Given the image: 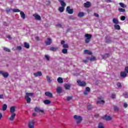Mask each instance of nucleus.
<instances>
[{"mask_svg":"<svg viewBox=\"0 0 128 128\" xmlns=\"http://www.w3.org/2000/svg\"><path fill=\"white\" fill-rule=\"evenodd\" d=\"M16 112V106H12L10 108V112L11 113L10 116L8 118V120L10 122H12L14 118H16V114L14 112Z\"/></svg>","mask_w":128,"mask_h":128,"instance_id":"1","label":"nucleus"},{"mask_svg":"<svg viewBox=\"0 0 128 128\" xmlns=\"http://www.w3.org/2000/svg\"><path fill=\"white\" fill-rule=\"evenodd\" d=\"M60 2L62 6L58 8V10L60 12H64V6H66V2H64V0H58Z\"/></svg>","mask_w":128,"mask_h":128,"instance_id":"2","label":"nucleus"},{"mask_svg":"<svg viewBox=\"0 0 128 128\" xmlns=\"http://www.w3.org/2000/svg\"><path fill=\"white\" fill-rule=\"evenodd\" d=\"M74 118L77 124H80L82 122V117L78 115H74Z\"/></svg>","mask_w":128,"mask_h":128,"instance_id":"3","label":"nucleus"},{"mask_svg":"<svg viewBox=\"0 0 128 128\" xmlns=\"http://www.w3.org/2000/svg\"><path fill=\"white\" fill-rule=\"evenodd\" d=\"M84 36L85 38V42L86 44H88L90 42V40H92V36L90 34H85Z\"/></svg>","mask_w":128,"mask_h":128,"instance_id":"4","label":"nucleus"},{"mask_svg":"<svg viewBox=\"0 0 128 128\" xmlns=\"http://www.w3.org/2000/svg\"><path fill=\"white\" fill-rule=\"evenodd\" d=\"M36 124V121L34 120H32L29 122L28 124V127L29 128H34V124Z\"/></svg>","mask_w":128,"mask_h":128,"instance_id":"5","label":"nucleus"},{"mask_svg":"<svg viewBox=\"0 0 128 128\" xmlns=\"http://www.w3.org/2000/svg\"><path fill=\"white\" fill-rule=\"evenodd\" d=\"M77 83L80 86H86V82L84 81H80V80H77Z\"/></svg>","mask_w":128,"mask_h":128,"instance_id":"6","label":"nucleus"},{"mask_svg":"<svg viewBox=\"0 0 128 128\" xmlns=\"http://www.w3.org/2000/svg\"><path fill=\"white\" fill-rule=\"evenodd\" d=\"M66 12H68L69 14H74V10L70 9V6H67Z\"/></svg>","mask_w":128,"mask_h":128,"instance_id":"7","label":"nucleus"},{"mask_svg":"<svg viewBox=\"0 0 128 128\" xmlns=\"http://www.w3.org/2000/svg\"><path fill=\"white\" fill-rule=\"evenodd\" d=\"M0 74H2L5 78H6L8 76V72H4L2 70L0 71Z\"/></svg>","mask_w":128,"mask_h":128,"instance_id":"8","label":"nucleus"},{"mask_svg":"<svg viewBox=\"0 0 128 128\" xmlns=\"http://www.w3.org/2000/svg\"><path fill=\"white\" fill-rule=\"evenodd\" d=\"M90 92V87H86L85 90L84 92V94L88 96Z\"/></svg>","mask_w":128,"mask_h":128,"instance_id":"9","label":"nucleus"},{"mask_svg":"<svg viewBox=\"0 0 128 128\" xmlns=\"http://www.w3.org/2000/svg\"><path fill=\"white\" fill-rule=\"evenodd\" d=\"M120 76L121 78H126L128 76V74L126 71L121 72H120Z\"/></svg>","mask_w":128,"mask_h":128,"instance_id":"10","label":"nucleus"},{"mask_svg":"<svg viewBox=\"0 0 128 128\" xmlns=\"http://www.w3.org/2000/svg\"><path fill=\"white\" fill-rule=\"evenodd\" d=\"M52 42V41L50 38H47V40L45 42V44L46 46H50Z\"/></svg>","mask_w":128,"mask_h":128,"instance_id":"11","label":"nucleus"},{"mask_svg":"<svg viewBox=\"0 0 128 128\" xmlns=\"http://www.w3.org/2000/svg\"><path fill=\"white\" fill-rule=\"evenodd\" d=\"M34 76L36 78L38 76H42V72L38 71L37 72L34 73Z\"/></svg>","mask_w":128,"mask_h":128,"instance_id":"12","label":"nucleus"},{"mask_svg":"<svg viewBox=\"0 0 128 128\" xmlns=\"http://www.w3.org/2000/svg\"><path fill=\"white\" fill-rule=\"evenodd\" d=\"M44 94L46 96H48V98H52V93L50 92H45Z\"/></svg>","mask_w":128,"mask_h":128,"instance_id":"13","label":"nucleus"},{"mask_svg":"<svg viewBox=\"0 0 128 128\" xmlns=\"http://www.w3.org/2000/svg\"><path fill=\"white\" fill-rule=\"evenodd\" d=\"M103 120H112V117H110V116H106L105 115L103 118H102Z\"/></svg>","mask_w":128,"mask_h":128,"instance_id":"14","label":"nucleus"},{"mask_svg":"<svg viewBox=\"0 0 128 128\" xmlns=\"http://www.w3.org/2000/svg\"><path fill=\"white\" fill-rule=\"evenodd\" d=\"M34 110L36 112H42V114H44V110H40V108L38 107L35 108Z\"/></svg>","mask_w":128,"mask_h":128,"instance_id":"15","label":"nucleus"},{"mask_svg":"<svg viewBox=\"0 0 128 128\" xmlns=\"http://www.w3.org/2000/svg\"><path fill=\"white\" fill-rule=\"evenodd\" d=\"M84 8H90V2H87L86 3L84 4Z\"/></svg>","mask_w":128,"mask_h":128,"instance_id":"16","label":"nucleus"},{"mask_svg":"<svg viewBox=\"0 0 128 128\" xmlns=\"http://www.w3.org/2000/svg\"><path fill=\"white\" fill-rule=\"evenodd\" d=\"M56 90L57 94H62V88L61 86H58L57 87Z\"/></svg>","mask_w":128,"mask_h":128,"instance_id":"17","label":"nucleus"},{"mask_svg":"<svg viewBox=\"0 0 128 128\" xmlns=\"http://www.w3.org/2000/svg\"><path fill=\"white\" fill-rule=\"evenodd\" d=\"M34 16L35 18V20H42V17L38 14H34Z\"/></svg>","mask_w":128,"mask_h":128,"instance_id":"18","label":"nucleus"},{"mask_svg":"<svg viewBox=\"0 0 128 128\" xmlns=\"http://www.w3.org/2000/svg\"><path fill=\"white\" fill-rule=\"evenodd\" d=\"M24 98L26 100L27 104H30V102H32V98H30L25 96Z\"/></svg>","mask_w":128,"mask_h":128,"instance_id":"19","label":"nucleus"},{"mask_svg":"<svg viewBox=\"0 0 128 128\" xmlns=\"http://www.w3.org/2000/svg\"><path fill=\"white\" fill-rule=\"evenodd\" d=\"M84 54H90V55L92 54V52H90V50H84Z\"/></svg>","mask_w":128,"mask_h":128,"instance_id":"20","label":"nucleus"},{"mask_svg":"<svg viewBox=\"0 0 128 128\" xmlns=\"http://www.w3.org/2000/svg\"><path fill=\"white\" fill-rule=\"evenodd\" d=\"M58 50V47H51L50 48V50H51L52 52H56Z\"/></svg>","mask_w":128,"mask_h":128,"instance_id":"21","label":"nucleus"},{"mask_svg":"<svg viewBox=\"0 0 128 128\" xmlns=\"http://www.w3.org/2000/svg\"><path fill=\"white\" fill-rule=\"evenodd\" d=\"M112 22L115 24H120V22H118V20L117 18H114L112 20Z\"/></svg>","mask_w":128,"mask_h":128,"instance_id":"22","label":"nucleus"},{"mask_svg":"<svg viewBox=\"0 0 128 128\" xmlns=\"http://www.w3.org/2000/svg\"><path fill=\"white\" fill-rule=\"evenodd\" d=\"M57 81L58 82V84H62L64 82V80L60 77L58 78Z\"/></svg>","mask_w":128,"mask_h":128,"instance_id":"23","label":"nucleus"},{"mask_svg":"<svg viewBox=\"0 0 128 128\" xmlns=\"http://www.w3.org/2000/svg\"><path fill=\"white\" fill-rule=\"evenodd\" d=\"M114 29L116 30H120V25H118V24H114Z\"/></svg>","mask_w":128,"mask_h":128,"instance_id":"24","label":"nucleus"},{"mask_svg":"<svg viewBox=\"0 0 128 128\" xmlns=\"http://www.w3.org/2000/svg\"><path fill=\"white\" fill-rule=\"evenodd\" d=\"M20 16L23 20H24L26 18V14H24V12H20Z\"/></svg>","mask_w":128,"mask_h":128,"instance_id":"25","label":"nucleus"},{"mask_svg":"<svg viewBox=\"0 0 128 128\" xmlns=\"http://www.w3.org/2000/svg\"><path fill=\"white\" fill-rule=\"evenodd\" d=\"M71 85L70 84H65L64 85V88H65L66 90H70V88Z\"/></svg>","mask_w":128,"mask_h":128,"instance_id":"26","label":"nucleus"},{"mask_svg":"<svg viewBox=\"0 0 128 128\" xmlns=\"http://www.w3.org/2000/svg\"><path fill=\"white\" fill-rule=\"evenodd\" d=\"M78 18H82V16H84V12H80L78 14Z\"/></svg>","mask_w":128,"mask_h":128,"instance_id":"27","label":"nucleus"},{"mask_svg":"<svg viewBox=\"0 0 128 128\" xmlns=\"http://www.w3.org/2000/svg\"><path fill=\"white\" fill-rule=\"evenodd\" d=\"M34 96V93L27 92V93H26V95L25 96H28V98H30V96Z\"/></svg>","mask_w":128,"mask_h":128,"instance_id":"28","label":"nucleus"},{"mask_svg":"<svg viewBox=\"0 0 128 128\" xmlns=\"http://www.w3.org/2000/svg\"><path fill=\"white\" fill-rule=\"evenodd\" d=\"M102 58H108V56H110V54H104V55H102Z\"/></svg>","mask_w":128,"mask_h":128,"instance_id":"29","label":"nucleus"},{"mask_svg":"<svg viewBox=\"0 0 128 128\" xmlns=\"http://www.w3.org/2000/svg\"><path fill=\"white\" fill-rule=\"evenodd\" d=\"M24 48H30V44L26 42H24Z\"/></svg>","mask_w":128,"mask_h":128,"instance_id":"30","label":"nucleus"},{"mask_svg":"<svg viewBox=\"0 0 128 128\" xmlns=\"http://www.w3.org/2000/svg\"><path fill=\"white\" fill-rule=\"evenodd\" d=\"M6 108H8V105L4 104L2 107V110H6Z\"/></svg>","mask_w":128,"mask_h":128,"instance_id":"31","label":"nucleus"},{"mask_svg":"<svg viewBox=\"0 0 128 128\" xmlns=\"http://www.w3.org/2000/svg\"><path fill=\"white\" fill-rule=\"evenodd\" d=\"M119 4L121 6V8H126V5L124 4L122 2L119 3Z\"/></svg>","mask_w":128,"mask_h":128,"instance_id":"32","label":"nucleus"},{"mask_svg":"<svg viewBox=\"0 0 128 128\" xmlns=\"http://www.w3.org/2000/svg\"><path fill=\"white\" fill-rule=\"evenodd\" d=\"M44 103L45 104H50V100H44Z\"/></svg>","mask_w":128,"mask_h":128,"instance_id":"33","label":"nucleus"},{"mask_svg":"<svg viewBox=\"0 0 128 128\" xmlns=\"http://www.w3.org/2000/svg\"><path fill=\"white\" fill-rule=\"evenodd\" d=\"M98 128H104V124H102V123L100 122L98 124Z\"/></svg>","mask_w":128,"mask_h":128,"instance_id":"34","label":"nucleus"},{"mask_svg":"<svg viewBox=\"0 0 128 128\" xmlns=\"http://www.w3.org/2000/svg\"><path fill=\"white\" fill-rule=\"evenodd\" d=\"M118 10L120 12H126V9H124L122 8H119L118 9Z\"/></svg>","mask_w":128,"mask_h":128,"instance_id":"35","label":"nucleus"},{"mask_svg":"<svg viewBox=\"0 0 128 128\" xmlns=\"http://www.w3.org/2000/svg\"><path fill=\"white\" fill-rule=\"evenodd\" d=\"M4 52H10V50L8 49V48H6V47L4 48Z\"/></svg>","mask_w":128,"mask_h":128,"instance_id":"36","label":"nucleus"},{"mask_svg":"<svg viewBox=\"0 0 128 128\" xmlns=\"http://www.w3.org/2000/svg\"><path fill=\"white\" fill-rule=\"evenodd\" d=\"M104 102H104V100H98L96 102V104H104Z\"/></svg>","mask_w":128,"mask_h":128,"instance_id":"37","label":"nucleus"},{"mask_svg":"<svg viewBox=\"0 0 128 128\" xmlns=\"http://www.w3.org/2000/svg\"><path fill=\"white\" fill-rule=\"evenodd\" d=\"M62 54H68V49H66V48L62 49Z\"/></svg>","mask_w":128,"mask_h":128,"instance_id":"38","label":"nucleus"},{"mask_svg":"<svg viewBox=\"0 0 128 128\" xmlns=\"http://www.w3.org/2000/svg\"><path fill=\"white\" fill-rule=\"evenodd\" d=\"M114 110L115 112H118V110H120V108H118V106H114Z\"/></svg>","mask_w":128,"mask_h":128,"instance_id":"39","label":"nucleus"},{"mask_svg":"<svg viewBox=\"0 0 128 128\" xmlns=\"http://www.w3.org/2000/svg\"><path fill=\"white\" fill-rule=\"evenodd\" d=\"M62 48H68V44H64L62 46Z\"/></svg>","mask_w":128,"mask_h":128,"instance_id":"40","label":"nucleus"},{"mask_svg":"<svg viewBox=\"0 0 128 128\" xmlns=\"http://www.w3.org/2000/svg\"><path fill=\"white\" fill-rule=\"evenodd\" d=\"M46 80H47L48 82H52V80H50V78L48 76H46Z\"/></svg>","mask_w":128,"mask_h":128,"instance_id":"41","label":"nucleus"},{"mask_svg":"<svg viewBox=\"0 0 128 128\" xmlns=\"http://www.w3.org/2000/svg\"><path fill=\"white\" fill-rule=\"evenodd\" d=\"M12 11L14 12H20L18 9H13Z\"/></svg>","mask_w":128,"mask_h":128,"instance_id":"42","label":"nucleus"},{"mask_svg":"<svg viewBox=\"0 0 128 128\" xmlns=\"http://www.w3.org/2000/svg\"><path fill=\"white\" fill-rule=\"evenodd\" d=\"M96 60V57L93 56L90 59V62H94V60Z\"/></svg>","mask_w":128,"mask_h":128,"instance_id":"43","label":"nucleus"},{"mask_svg":"<svg viewBox=\"0 0 128 128\" xmlns=\"http://www.w3.org/2000/svg\"><path fill=\"white\" fill-rule=\"evenodd\" d=\"M106 44H111L112 43V40H110V39H108L106 41Z\"/></svg>","mask_w":128,"mask_h":128,"instance_id":"44","label":"nucleus"},{"mask_svg":"<svg viewBox=\"0 0 128 128\" xmlns=\"http://www.w3.org/2000/svg\"><path fill=\"white\" fill-rule=\"evenodd\" d=\"M116 86H117L118 88H122V84L120 82H118L116 84Z\"/></svg>","mask_w":128,"mask_h":128,"instance_id":"45","label":"nucleus"},{"mask_svg":"<svg viewBox=\"0 0 128 128\" xmlns=\"http://www.w3.org/2000/svg\"><path fill=\"white\" fill-rule=\"evenodd\" d=\"M66 100L68 102H70V100H72V96H68Z\"/></svg>","mask_w":128,"mask_h":128,"instance_id":"46","label":"nucleus"},{"mask_svg":"<svg viewBox=\"0 0 128 128\" xmlns=\"http://www.w3.org/2000/svg\"><path fill=\"white\" fill-rule=\"evenodd\" d=\"M45 58H46V60L48 62L50 60V56L48 55H45Z\"/></svg>","mask_w":128,"mask_h":128,"instance_id":"47","label":"nucleus"},{"mask_svg":"<svg viewBox=\"0 0 128 128\" xmlns=\"http://www.w3.org/2000/svg\"><path fill=\"white\" fill-rule=\"evenodd\" d=\"M121 20H126V16H121Z\"/></svg>","mask_w":128,"mask_h":128,"instance_id":"48","label":"nucleus"},{"mask_svg":"<svg viewBox=\"0 0 128 128\" xmlns=\"http://www.w3.org/2000/svg\"><path fill=\"white\" fill-rule=\"evenodd\" d=\"M111 98H116V94H112Z\"/></svg>","mask_w":128,"mask_h":128,"instance_id":"49","label":"nucleus"},{"mask_svg":"<svg viewBox=\"0 0 128 128\" xmlns=\"http://www.w3.org/2000/svg\"><path fill=\"white\" fill-rule=\"evenodd\" d=\"M123 96H124V97L125 98H128V94H124Z\"/></svg>","mask_w":128,"mask_h":128,"instance_id":"50","label":"nucleus"},{"mask_svg":"<svg viewBox=\"0 0 128 128\" xmlns=\"http://www.w3.org/2000/svg\"><path fill=\"white\" fill-rule=\"evenodd\" d=\"M124 107L125 108H128V104H127L126 102L124 103Z\"/></svg>","mask_w":128,"mask_h":128,"instance_id":"51","label":"nucleus"},{"mask_svg":"<svg viewBox=\"0 0 128 128\" xmlns=\"http://www.w3.org/2000/svg\"><path fill=\"white\" fill-rule=\"evenodd\" d=\"M94 16H96V18H99L100 15L98 13H94Z\"/></svg>","mask_w":128,"mask_h":128,"instance_id":"52","label":"nucleus"},{"mask_svg":"<svg viewBox=\"0 0 128 128\" xmlns=\"http://www.w3.org/2000/svg\"><path fill=\"white\" fill-rule=\"evenodd\" d=\"M125 72H126L127 74H128V66H126L125 68Z\"/></svg>","mask_w":128,"mask_h":128,"instance_id":"53","label":"nucleus"},{"mask_svg":"<svg viewBox=\"0 0 128 128\" xmlns=\"http://www.w3.org/2000/svg\"><path fill=\"white\" fill-rule=\"evenodd\" d=\"M17 48H18V50H22V48L20 46H18Z\"/></svg>","mask_w":128,"mask_h":128,"instance_id":"54","label":"nucleus"},{"mask_svg":"<svg viewBox=\"0 0 128 128\" xmlns=\"http://www.w3.org/2000/svg\"><path fill=\"white\" fill-rule=\"evenodd\" d=\"M35 40H36L38 42L40 40V37H38V36L36 37Z\"/></svg>","mask_w":128,"mask_h":128,"instance_id":"55","label":"nucleus"},{"mask_svg":"<svg viewBox=\"0 0 128 128\" xmlns=\"http://www.w3.org/2000/svg\"><path fill=\"white\" fill-rule=\"evenodd\" d=\"M0 99H4V94H0Z\"/></svg>","mask_w":128,"mask_h":128,"instance_id":"56","label":"nucleus"},{"mask_svg":"<svg viewBox=\"0 0 128 128\" xmlns=\"http://www.w3.org/2000/svg\"><path fill=\"white\" fill-rule=\"evenodd\" d=\"M83 62H84V64H88V60H83Z\"/></svg>","mask_w":128,"mask_h":128,"instance_id":"57","label":"nucleus"},{"mask_svg":"<svg viewBox=\"0 0 128 128\" xmlns=\"http://www.w3.org/2000/svg\"><path fill=\"white\" fill-rule=\"evenodd\" d=\"M65 42H66V41H64V40H62L61 41V44H65Z\"/></svg>","mask_w":128,"mask_h":128,"instance_id":"58","label":"nucleus"},{"mask_svg":"<svg viewBox=\"0 0 128 128\" xmlns=\"http://www.w3.org/2000/svg\"><path fill=\"white\" fill-rule=\"evenodd\" d=\"M2 118V112H0V120Z\"/></svg>","mask_w":128,"mask_h":128,"instance_id":"59","label":"nucleus"},{"mask_svg":"<svg viewBox=\"0 0 128 128\" xmlns=\"http://www.w3.org/2000/svg\"><path fill=\"white\" fill-rule=\"evenodd\" d=\"M6 38H9L10 40H12V37L10 36H6Z\"/></svg>","mask_w":128,"mask_h":128,"instance_id":"60","label":"nucleus"},{"mask_svg":"<svg viewBox=\"0 0 128 128\" xmlns=\"http://www.w3.org/2000/svg\"><path fill=\"white\" fill-rule=\"evenodd\" d=\"M102 96L98 97V100H102Z\"/></svg>","mask_w":128,"mask_h":128,"instance_id":"61","label":"nucleus"},{"mask_svg":"<svg viewBox=\"0 0 128 128\" xmlns=\"http://www.w3.org/2000/svg\"><path fill=\"white\" fill-rule=\"evenodd\" d=\"M32 116H36V113H35V112H34V113H33L32 114Z\"/></svg>","mask_w":128,"mask_h":128,"instance_id":"62","label":"nucleus"},{"mask_svg":"<svg viewBox=\"0 0 128 128\" xmlns=\"http://www.w3.org/2000/svg\"><path fill=\"white\" fill-rule=\"evenodd\" d=\"M57 26H58L59 28H62V24H58L56 25Z\"/></svg>","mask_w":128,"mask_h":128,"instance_id":"63","label":"nucleus"},{"mask_svg":"<svg viewBox=\"0 0 128 128\" xmlns=\"http://www.w3.org/2000/svg\"><path fill=\"white\" fill-rule=\"evenodd\" d=\"M90 105H88V110H91L90 108Z\"/></svg>","mask_w":128,"mask_h":128,"instance_id":"64","label":"nucleus"}]
</instances>
